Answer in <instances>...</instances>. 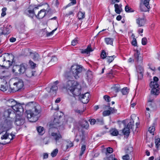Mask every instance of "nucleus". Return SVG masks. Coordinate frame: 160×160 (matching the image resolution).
Wrapping results in <instances>:
<instances>
[{
    "instance_id": "obj_45",
    "label": "nucleus",
    "mask_w": 160,
    "mask_h": 160,
    "mask_svg": "<svg viewBox=\"0 0 160 160\" xmlns=\"http://www.w3.org/2000/svg\"><path fill=\"white\" fill-rule=\"evenodd\" d=\"M155 145L157 148H158L160 146V138H158L155 139Z\"/></svg>"
},
{
    "instance_id": "obj_27",
    "label": "nucleus",
    "mask_w": 160,
    "mask_h": 160,
    "mask_svg": "<svg viewBox=\"0 0 160 160\" xmlns=\"http://www.w3.org/2000/svg\"><path fill=\"white\" fill-rule=\"evenodd\" d=\"M26 76L29 78H31L36 75L35 71H32L30 70L26 71Z\"/></svg>"
},
{
    "instance_id": "obj_26",
    "label": "nucleus",
    "mask_w": 160,
    "mask_h": 160,
    "mask_svg": "<svg viewBox=\"0 0 160 160\" xmlns=\"http://www.w3.org/2000/svg\"><path fill=\"white\" fill-rule=\"evenodd\" d=\"M73 146V143L71 142H68V144L65 145V144H62V148L64 151L66 150L68 148L72 147Z\"/></svg>"
},
{
    "instance_id": "obj_20",
    "label": "nucleus",
    "mask_w": 160,
    "mask_h": 160,
    "mask_svg": "<svg viewBox=\"0 0 160 160\" xmlns=\"http://www.w3.org/2000/svg\"><path fill=\"white\" fill-rule=\"evenodd\" d=\"M3 82V84L1 85L0 87V89L3 91H5L7 90L8 88L7 82L4 79L0 78V82Z\"/></svg>"
},
{
    "instance_id": "obj_58",
    "label": "nucleus",
    "mask_w": 160,
    "mask_h": 160,
    "mask_svg": "<svg viewBox=\"0 0 160 160\" xmlns=\"http://www.w3.org/2000/svg\"><path fill=\"white\" fill-rule=\"evenodd\" d=\"M74 111L76 113L79 114L80 115L82 114L83 112H84V111L80 110H78V109H75Z\"/></svg>"
},
{
    "instance_id": "obj_33",
    "label": "nucleus",
    "mask_w": 160,
    "mask_h": 160,
    "mask_svg": "<svg viewBox=\"0 0 160 160\" xmlns=\"http://www.w3.org/2000/svg\"><path fill=\"white\" fill-rule=\"evenodd\" d=\"M116 56L115 55H113L111 56H107L106 58L107 62L110 63L112 62Z\"/></svg>"
},
{
    "instance_id": "obj_22",
    "label": "nucleus",
    "mask_w": 160,
    "mask_h": 160,
    "mask_svg": "<svg viewBox=\"0 0 160 160\" xmlns=\"http://www.w3.org/2000/svg\"><path fill=\"white\" fill-rule=\"evenodd\" d=\"M12 28L11 25H8L5 27H3L4 35L9 34L11 32Z\"/></svg>"
},
{
    "instance_id": "obj_62",
    "label": "nucleus",
    "mask_w": 160,
    "mask_h": 160,
    "mask_svg": "<svg viewBox=\"0 0 160 160\" xmlns=\"http://www.w3.org/2000/svg\"><path fill=\"white\" fill-rule=\"evenodd\" d=\"M120 2V0H111V4H113L116 2Z\"/></svg>"
},
{
    "instance_id": "obj_49",
    "label": "nucleus",
    "mask_w": 160,
    "mask_h": 160,
    "mask_svg": "<svg viewBox=\"0 0 160 160\" xmlns=\"http://www.w3.org/2000/svg\"><path fill=\"white\" fill-rule=\"evenodd\" d=\"M111 114L110 110H106L103 112V115L104 116H108Z\"/></svg>"
},
{
    "instance_id": "obj_25",
    "label": "nucleus",
    "mask_w": 160,
    "mask_h": 160,
    "mask_svg": "<svg viewBox=\"0 0 160 160\" xmlns=\"http://www.w3.org/2000/svg\"><path fill=\"white\" fill-rule=\"evenodd\" d=\"M60 122L58 117L55 118L53 122V127L57 128L60 126Z\"/></svg>"
},
{
    "instance_id": "obj_35",
    "label": "nucleus",
    "mask_w": 160,
    "mask_h": 160,
    "mask_svg": "<svg viewBox=\"0 0 160 160\" xmlns=\"http://www.w3.org/2000/svg\"><path fill=\"white\" fill-rule=\"evenodd\" d=\"M125 11L128 12H132L134 11V10L133 9L129 7L128 5H127L125 6Z\"/></svg>"
},
{
    "instance_id": "obj_28",
    "label": "nucleus",
    "mask_w": 160,
    "mask_h": 160,
    "mask_svg": "<svg viewBox=\"0 0 160 160\" xmlns=\"http://www.w3.org/2000/svg\"><path fill=\"white\" fill-rule=\"evenodd\" d=\"M93 51V50L91 48V46L89 45L88 46L87 48L84 50H82L81 51V52L82 53H86L88 54L90 52H92Z\"/></svg>"
},
{
    "instance_id": "obj_13",
    "label": "nucleus",
    "mask_w": 160,
    "mask_h": 160,
    "mask_svg": "<svg viewBox=\"0 0 160 160\" xmlns=\"http://www.w3.org/2000/svg\"><path fill=\"white\" fill-rule=\"evenodd\" d=\"M81 86L77 82V85L74 87L72 92H71L73 95L78 96L81 93Z\"/></svg>"
},
{
    "instance_id": "obj_11",
    "label": "nucleus",
    "mask_w": 160,
    "mask_h": 160,
    "mask_svg": "<svg viewBox=\"0 0 160 160\" xmlns=\"http://www.w3.org/2000/svg\"><path fill=\"white\" fill-rule=\"evenodd\" d=\"M90 94L89 93H86L80 96L79 98L82 103H87L89 101Z\"/></svg>"
},
{
    "instance_id": "obj_7",
    "label": "nucleus",
    "mask_w": 160,
    "mask_h": 160,
    "mask_svg": "<svg viewBox=\"0 0 160 160\" xmlns=\"http://www.w3.org/2000/svg\"><path fill=\"white\" fill-rule=\"evenodd\" d=\"M51 136L52 137V139L55 141V144L57 145H60L62 144L63 139L60 133L52 132Z\"/></svg>"
},
{
    "instance_id": "obj_14",
    "label": "nucleus",
    "mask_w": 160,
    "mask_h": 160,
    "mask_svg": "<svg viewBox=\"0 0 160 160\" xmlns=\"http://www.w3.org/2000/svg\"><path fill=\"white\" fill-rule=\"evenodd\" d=\"M6 57L5 56H1L0 57V66L2 67H7L6 63L8 62L9 63L8 66H10L12 63H11V61L10 60H8L6 61Z\"/></svg>"
},
{
    "instance_id": "obj_18",
    "label": "nucleus",
    "mask_w": 160,
    "mask_h": 160,
    "mask_svg": "<svg viewBox=\"0 0 160 160\" xmlns=\"http://www.w3.org/2000/svg\"><path fill=\"white\" fill-rule=\"evenodd\" d=\"M46 10L44 9H42L39 11L37 15H36V17L38 19L42 18L46 15Z\"/></svg>"
},
{
    "instance_id": "obj_48",
    "label": "nucleus",
    "mask_w": 160,
    "mask_h": 160,
    "mask_svg": "<svg viewBox=\"0 0 160 160\" xmlns=\"http://www.w3.org/2000/svg\"><path fill=\"white\" fill-rule=\"evenodd\" d=\"M29 64L30 66L32 68H34L36 66V64L34 63L31 60H30L29 62Z\"/></svg>"
},
{
    "instance_id": "obj_4",
    "label": "nucleus",
    "mask_w": 160,
    "mask_h": 160,
    "mask_svg": "<svg viewBox=\"0 0 160 160\" xmlns=\"http://www.w3.org/2000/svg\"><path fill=\"white\" fill-rule=\"evenodd\" d=\"M27 65L25 63H22L19 65H16L13 66L12 72L16 76H18L23 74L26 72Z\"/></svg>"
},
{
    "instance_id": "obj_31",
    "label": "nucleus",
    "mask_w": 160,
    "mask_h": 160,
    "mask_svg": "<svg viewBox=\"0 0 160 160\" xmlns=\"http://www.w3.org/2000/svg\"><path fill=\"white\" fill-rule=\"evenodd\" d=\"M85 12H79L78 13V17L79 20H81L85 18Z\"/></svg>"
},
{
    "instance_id": "obj_32",
    "label": "nucleus",
    "mask_w": 160,
    "mask_h": 160,
    "mask_svg": "<svg viewBox=\"0 0 160 160\" xmlns=\"http://www.w3.org/2000/svg\"><path fill=\"white\" fill-rule=\"evenodd\" d=\"M105 41L107 44L112 45L113 44V39L109 38H105Z\"/></svg>"
},
{
    "instance_id": "obj_63",
    "label": "nucleus",
    "mask_w": 160,
    "mask_h": 160,
    "mask_svg": "<svg viewBox=\"0 0 160 160\" xmlns=\"http://www.w3.org/2000/svg\"><path fill=\"white\" fill-rule=\"evenodd\" d=\"M9 40L11 42H13L16 41V39L12 37L9 39Z\"/></svg>"
},
{
    "instance_id": "obj_36",
    "label": "nucleus",
    "mask_w": 160,
    "mask_h": 160,
    "mask_svg": "<svg viewBox=\"0 0 160 160\" xmlns=\"http://www.w3.org/2000/svg\"><path fill=\"white\" fill-rule=\"evenodd\" d=\"M86 75L88 79H91L92 78V74L91 71H88L87 72Z\"/></svg>"
},
{
    "instance_id": "obj_43",
    "label": "nucleus",
    "mask_w": 160,
    "mask_h": 160,
    "mask_svg": "<svg viewBox=\"0 0 160 160\" xmlns=\"http://www.w3.org/2000/svg\"><path fill=\"white\" fill-rule=\"evenodd\" d=\"M58 152V149H55L51 153V156L52 157H55L56 156Z\"/></svg>"
},
{
    "instance_id": "obj_15",
    "label": "nucleus",
    "mask_w": 160,
    "mask_h": 160,
    "mask_svg": "<svg viewBox=\"0 0 160 160\" xmlns=\"http://www.w3.org/2000/svg\"><path fill=\"white\" fill-rule=\"evenodd\" d=\"M150 0H145L143 2V5H140L141 10L144 12L148 11L150 8L149 6V2Z\"/></svg>"
},
{
    "instance_id": "obj_30",
    "label": "nucleus",
    "mask_w": 160,
    "mask_h": 160,
    "mask_svg": "<svg viewBox=\"0 0 160 160\" xmlns=\"http://www.w3.org/2000/svg\"><path fill=\"white\" fill-rule=\"evenodd\" d=\"M122 132L124 135L128 136L130 132V129L128 127L125 128L122 130Z\"/></svg>"
},
{
    "instance_id": "obj_21",
    "label": "nucleus",
    "mask_w": 160,
    "mask_h": 160,
    "mask_svg": "<svg viewBox=\"0 0 160 160\" xmlns=\"http://www.w3.org/2000/svg\"><path fill=\"white\" fill-rule=\"evenodd\" d=\"M12 110L11 108L6 109L2 114V116L4 117L3 119L8 118L10 114H11Z\"/></svg>"
},
{
    "instance_id": "obj_23",
    "label": "nucleus",
    "mask_w": 160,
    "mask_h": 160,
    "mask_svg": "<svg viewBox=\"0 0 160 160\" xmlns=\"http://www.w3.org/2000/svg\"><path fill=\"white\" fill-rule=\"evenodd\" d=\"M122 5L121 4L119 5L117 4H114L115 11L118 14L120 13L122 11Z\"/></svg>"
},
{
    "instance_id": "obj_60",
    "label": "nucleus",
    "mask_w": 160,
    "mask_h": 160,
    "mask_svg": "<svg viewBox=\"0 0 160 160\" xmlns=\"http://www.w3.org/2000/svg\"><path fill=\"white\" fill-rule=\"evenodd\" d=\"M132 45L135 46H136L137 45V42L136 39L135 38H134L133 40L132 41Z\"/></svg>"
},
{
    "instance_id": "obj_44",
    "label": "nucleus",
    "mask_w": 160,
    "mask_h": 160,
    "mask_svg": "<svg viewBox=\"0 0 160 160\" xmlns=\"http://www.w3.org/2000/svg\"><path fill=\"white\" fill-rule=\"evenodd\" d=\"M113 152V149L110 147H108L107 149V152L106 154L107 156L108 155V153H111Z\"/></svg>"
},
{
    "instance_id": "obj_2",
    "label": "nucleus",
    "mask_w": 160,
    "mask_h": 160,
    "mask_svg": "<svg viewBox=\"0 0 160 160\" xmlns=\"http://www.w3.org/2000/svg\"><path fill=\"white\" fill-rule=\"evenodd\" d=\"M40 107L37 105L31 110H27L26 114L27 118L30 122H34L38 119V115L40 112Z\"/></svg>"
},
{
    "instance_id": "obj_51",
    "label": "nucleus",
    "mask_w": 160,
    "mask_h": 160,
    "mask_svg": "<svg viewBox=\"0 0 160 160\" xmlns=\"http://www.w3.org/2000/svg\"><path fill=\"white\" fill-rule=\"evenodd\" d=\"M57 60V58L56 57H52L50 62H53V63H54L56 62Z\"/></svg>"
},
{
    "instance_id": "obj_56",
    "label": "nucleus",
    "mask_w": 160,
    "mask_h": 160,
    "mask_svg": "<svg viewBox=\"0 0 160 160\" xmlns=\"http://www.w3.org/2000/svg\"><path fill=\"white\" fill-rule=\"evenodd\" d=\"M107 76L110 78L113 77V74L112 71H111L107 73Z\"/></svg>"
},
{
    "instance_id": "obj_24",
    "label": "nucleus",
    "mask_w": 160,
    "mask_h": 160,
    "mask_svg": "<svg viewBox=\"0 0 160 160\" xmlns=\"http://www.w3.org/2000/svg\"><path fill=\"white\" fill-rule=\"evenodd\" d=\"M31 54V58L35 61H38L40 59V58L39 54L35 52L34 53L30 52Z\"/></svg>"
},
{
    "instance_id": "obj_57",
    "label": "nucleus",
    "mask_w": 160,
    "mask_h": 160,
    "mask_svg": "<svg viewBox=\"0 0 160 160\" xmlns=\"http://www.w3.org/2000/svg\"><path fill=\"white\" fill-rule=\"evenodd\" d=\"M103 98L107 102H109L110 101V97L108 95H105L103 97Z\"/></svg>"
},
{
    "instance_id": "obj_12",
    "label": "nucleus",
    "mask_w": 160,
    "mask_h": 160,
    "mask_svg": "<svg viewBox=\"0 0 160 160\" xmlns=\"http://www.w3.org/2000/svg\"><path fill=\"white\" fill-rule=\"evenodd\" d=\"M134 59L138 62L142 63V61L143 56L141 54L140 52L138 50H134Z\"/></svg>"
},
{
    "instance_id": "obj_47",
    "label": "nucleus",
    "mask_w": 160,
    "mask_h": 160,
    "mask_svg": "<svg viewBox=\"0 0 160 160\" xmlns=\"http://www.w3.org/2000/svg\"><path fill=\"white\" fill-rule=\"evenodd\" d=\"M107 57V56L105 51L104 50H102L101 54V58L102 59H104L106 58Z\"/></svg>"
},
{
    "instance_id": "obj_39",
    "label": "nucleus",
    "mask_w": 160,
    "mask_h": 160,
    "mask_svg": "<svg viewBox=\"0 0 160 160\" xmlns=\"http://www.w3.org/2000/svg\"><path fill=\"white\" fill-rule=\"evenodd\" d=\"M82 128L88 129L89 127V124L87 121H84L82 122Z\"/></svg>"
},
{
    "instance_id": "obj_52",
    "label": "nucleus",
    "mask_w": 160,
    "mask_h": 160,
    "mask_svg": "<svg viewBox=\"0 0 160 160\" xmlns=\"http://www.w3.org/2000/svg\"><path fill=\"white\" fill-rule=\"evenodd\" d=\"M74 11H70L68 13H66L65 16L66 17H68L70 15H72V16H74Z\"/></svg>"
},
{
    "instance_id": "obj_9",
    "label": "nucleus",
    "mask_w": 160,
    "mask_h": 160,
    "mask_svg": "<svg viewBox=\"0 0 160 160\" xmlns=\"http://www.w3.org/2000/svg\"><path fill=\"white\" fill-rule=\"evenodd\" d=\"M13 120V119L11 118H6L2 126L3 129L7 131L10 129L12 127Z\"/></svg>"
},
{
    "instance_id": "obj_5",
    "label": "nucleus",
    "mask_w": 160,
    "mask_h": 160,
    "mask_svg": "<svg viewBox=\"0 0 160 160\" xmlns=\"http://www.w3.org/2000/svg\"><path fill=\"white\" fill-rule=\"evenodd\" d=\"M153 79L154 81L151 82L150 84V86L152 89L151 93L154 95H157L159 93V85L158 83V79L157 77H154Z\"/></svg>"
},
{
    "instance_id": "obj_34",
    "label": "nucleus",
    "mask_w": 160,
    "mask_h": 160,
    "mask_svg": "<svg viewBox=\"0 0 160 160\" xmlns=\"http://www.w3.org/2000/svg\"><path fill=\"white\" fill-rule=\"evenodd\" d=\"M37 130L38 133L40 135H42L45 132L44 128L42 127H38L37 128Z\"/></svg>"
},
{
    "instance_id": "obj_10",
    "label": "nucleus",
    "mask_w": 160,
    "mask_h": 160,
    "mask_svg": "<svg viewBox=\"0 0 160 160\" xmlns=\"http://www.w3.org/2000/svg\"><path fill=\"white\" fill-rule=\"evenodd\" d=\"M15 137V136L13 134H9L8 133L6 132V133L1 137V138L2 140L5 139L7 141L5 142L3 144H6L10 142V141L13 139Z\"/></svg>"
},
{
    "instance_id": "obj_59",
    "label": "nucleus",
    "mask_w": 160,
    "mask_h": 160,
    "mask_svg": "<svg viewBox=\"0 0 160 160\" xmlns=\"http://www.w3.org/2000/svg\"><path fill=\"white\" fill-rule=\"evenodd\" d=\"M108 109H109V110H110L111 111V113H115L116 112V109H114L113 108H112L110 107H109Z\"/></svg>"
},
{
    "instance_id": "obj_1",
    "label": "nucleus",
    "mask_w": 160,
    "mask_h": 160,
    "mask_svg": "<svg viewBox=\"0 0 160 160\" xmlns=\"http://www.w3.org/2000/svg\"><path fill=\"white\" fill-rule=\"evenodd\" d=\"M82 68L81 65L74 64L71 67L70 72L66 73L65 77L67 78H71L72 76L75 79H78L80 77V74L82 71Z\"/></svg>"
},
{
    "instance_id": "obj_8",
    "label": "nucleus",
    "mask_w": 160,
    "mask_h": 160,
    "mask_svg": "<svg viewBox=\"0 0 160 160\" xmlns=\"http://www.w3.org/2000/svg\"><path fill=\"white\" fill-rule=\"evenodd\" d=\"M24 84L23 81L21 79H19L18 81L13 83V87H11V88L12 91L14 92L22 88Z\"/></svg>"
},
{
    "instance_id": "obj_46",
    "label": "nucleus",
    "mask_w": 160,
    "mask_h": 160,
    "mask_svg": "<svg viewBox=\"0 0 160 160\" xmlns=\"http://www.w3.org/2000/svg\"><path fill=\"white\" fill-rule=\"evenodd\" d=\"M155 130V127L154 126L150 127L148 129V131L152 135H154Z\"/></svg>"
},
{
    "instance_id": "obj_16",
    "label": "nucleus",
    "mask_w": 160,
    "mask_h": 160,
    "mask_svg": "<svg viewBox=\"0 0 160 160\" xmlns=\"http://www.w3.org/2000/svg\"><path fill=\"white\" fill-rule=\"evenodd\" d=\"M25 122V120L22 116L17 115H16L15 123L18 126L23 125Z\"/></svg>"
},
{
    "instance_id": "obj_41",
    "label": "nucleus",
    "mask_w": 160,
    "mask_h": 160,
    "mask_svg": "<svg viewBox=\"0 0 160 160\" xmlns=\"http://www.w3.org/2000/svg\"><path fill=\"white\" fill-rule=\"evenodd\" d=\"M129 92V89L125 87L122 89L121 92L123 95L127 94Z\"/></svg>"
},
{
    "instance_id": "obj_40",
    "label": "nucleus",
    "mask_w": 160,
    "mask_h": 160,
    "mask_svg": "<svg viewBox=\"0 0 160 160\" xmlns=\"http://www.w3.org/2000/svg\"><path fill=\"white\" fill-rule=\"evenodd\" d=\"M123 160H132V157L128 154H126L122 157Z\"/></svg>"
},
{
    "instance_id": "obj_53",
    "label": "nucleus",
    "mask_w": 160,
    "mask_h": 160,
    "mask_svg": "<svg viewBox=\"0 0 160 160\" xmlns=\"http://www.w3.org/2000/svg\"><path fill=\"white\" fill-rule=\"evenodd\" d=\"M78 43L77 39L75 38L71 42V44L73 46L76 45Z\"/></svg>"
},
{
    "instance_id": "obj_6",
    "label": "nucleus",
    "mask_w": 160,
    "mask_h": 160,
    "mask_svg": "<svg viewBox=\"0 0 160 160\" xmlns=\"http://www.w3.org/2000/svg\"><path fill=\"white\" fill-rule=\"evenodd\" d=\"M77 85V82L74 80H68L64 83L63 86L64 88L72 92L74 87Z\"/></svg>"
},
{
    "instance_id": "obj_19",
    "label": "nucleus",
    "mask_w": 160,
    "mask_h": 160,
    "mask_svg": "<svg viewBox=\"0 0 160 160\" xmlns=\"http://www.w3.org/2000/svg\"><path fill=\"white\" fill-rule=\"evenodd\" d=\"M38 9V7H35L33 10L28 9L26 11V13L27 15L31 18L33 17L36 15L35 14L34 11L35 10Z\"/></svg>"
},
{
    "instance_id": "obj_50",
    "label": "nucleus",
    "mask_w": 160,
    "mask_h": 160,
    "mask_svg": "<svg viewBox=\"0 0 160 160\" xmlns=\"http://www.w3.org/2000/svg\"><path fill=\"white\" fill-rule=\"evenodd\" d=\"M115 157V155L114 154H112L110 155L109 157H107L106 159L105 160H113L114 158Z\"/></svg>"
},
{
    "instance_id": "obj_29",
    "label": "nucleus",
    "mask_w": 160,
    "mask_h": 160,
    "mask_svg": "<svg viewBox=\"0 0 160 160\" xmlns=\"http://www.w3.org/2000/svg\"><path fill=\"white\" fill-rule=\"evenodd\" d=\"M110 134L113 136H117L119 133L118 130L115 128H112L109 131Z\"/></svg>"
},
{
    "instance_id": "obj_42",
    "label": "nucleus",
    "mask_w": 160,
    "mask_h": 160,
    "mask_svg": "<svg viewBox=\"0 0 160 160\" xmlns=\"http://www.w3.org/2000/svg\"><path fill=\"white\" fill-rule=\"evenodd\" d=\"M86 150V146L85 145H83L81 147V152L80 154V155L82 156L84 153V152Z\"/></svg>"
},
{
    "instance_id": "obj_37",
    "label": "nucleus",
    "mask_w": 160,
    "mask_h": 160,
    "mask_svg": "<svg viewBox=\"0 0 160 160\" xmlns=\"http://www.w3.org/2000/svg\"><path fill=\"white\" fill-rule=\"evenodd\" d=\"M112 89L116 92H118L120 90V85L118 84H116Z\"/></svg>"
},
{
    "instance_id": "obj_64",
    "label": "nucleus",
    "mask_w": 160,
    "mask_h": 160,
    "mask_svg": "<svg viewBox=\"0 0 160 160\" xmlns=\"http://www.w3.org/2000/svg\"><path fill=\"white\" fill-rule=\"evenodd\" d=\"M96 122V120L94 119H92L90 121V124L91 125H94Z\"/></svg>"
},
{
    "instance_id": "obj_38",
    "label": "nucleus",
    "mask_w": 160,
    "mask_h": 160,
    "mask_svg": "<svg viewBox=\"0 0 160 160\" xmlns=\"http://www.w3.org/2000/svg\"><path fill=\"white\" fill-rule=\"evenodd\" d=\"M58 83V81H57L54 82V85L52 86L51 88V90H52L53 91H56L58 89V87L56 86Z\"/></svg>"
},
{
    "instance_id": "obj_3",
    "label": "nucleus",
    "mask_w": 160,
    "mask_h": 160,
    "mask_svg": "<svg viewBox=\"0 0 160 160\" xmlns=\"http://www.w3.org/2000/svg\"><path fill=\"white\" fill-rule=\"evenodd\" d=\"M7 104L9 107L11 108L16 112H20V113L23 112V109L22 105L20 103H18L14 100L11 99L7 101Z\"/></svg>"
},
{
    "instance_id": "obj_54",
    "label": "nucleus",
    "mask_w": 160,
    "mask_h": 160,
    "mask_svg": "<svg viewBox=\"0 0 160 160\" xmlns=\"http://www.w3.org/2000/svg\"><path fill=\"white\" fill-rule=\"evenodd\" d=\"M6 8H4L2 9V12L1 16L2 17H4L6 15Z\"/></svg>"
},
{
    "instance_id": "obj_61",
    "label": "nucleus",
    "mask_w": 160,
    "mask_h": 160,
    "mask_svg": "<svg viewBox=\"0 0 160 160\" xmlns=\"http://www.w3.org/2000/svg\"><path fill=\"white\" fill-rule=\"evenodd\" d=\"M57 29V28H56L54 30H52L51 32L47 33V35L48 36H51V35H52L53 34L54 32L55 31H56Z\"/></svg>"
},
{
    "instance_id": "obj_55",
    "label": "nucleus",
    "mask_w": 160,
    "mask_h": 160,
    "mask_svg": "<svg viewBox=\"0 0 160 160\" xmlns=\"http://www.w3.org/2000/svg\"><path fill=\"white\" fill-rule=\"evenodd\" d=\"M147 42V39L145 38H143L142 40V43L143 45L146 44Z\"/></svg>"
},
{
    "instance_id": "obj_17",
    "label": "nucleus",
    "mask_w": 160,
    "mask_h": 160,
    "mask_svg": "<svg viewBox=\"0 0 160 160\" xmlns=\"http://www.w3.org/2000/svg\"><path fill=\"white\" fill-rule=\"evenodd\" d=\"M146 20L144 17H138L136 19V23L139 27L144 26L145 24Z\"/></svg>"
}]
</instances>
